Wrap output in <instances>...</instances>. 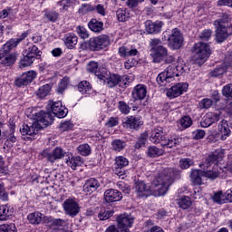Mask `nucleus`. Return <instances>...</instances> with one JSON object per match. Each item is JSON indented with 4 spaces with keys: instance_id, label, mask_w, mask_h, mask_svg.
<instances>
[{
    "instance_id": "nucleus-1",
    "label": "nucleus",
    "mask_w": 232,
    "mask_h": 232,
    "mask_svg": "<svg viewBox=\"0 0 232 232\" xmlns=\"http://www.w3.org/2000/svg\"><path fill=\"white\" fill-rule=\"evenodd\" d=\"M171 171L170 169H163L150 187L146 185L144 181H137L135 183V192L138 197H150V195L162 197V195H166L168 189H169V187L173 184Z\"/></svg>"
},
{
    "instance_id": "nucleus-2",
    "label": "nucleus",
    "mask_w": 232,
    "mask_h": 232,
    "mask_svg": "<svg viewBox=\"0 0 232 232\" xmlns=\"http://www.w3.org/2000/svg\"><path fill=\"white\" fill-rule=\"evenodd\" d=\"M224 159V150H216L213 154L209 155L204 162L199 164V168L203 169L202 175L207 179L215 180V179H226L224 169L217 163L218 160Z\"/></svg>"
},
{
    "instance_id": "nucleus-3",
    "label": "nucleus",
    "mask_w": 232,
    "mask_h": 232,
    "mask_svg": "<svg viewBox=\"0 0 232 232\" xmlns=\"http://www.w3.org/2000/svg\"><path fill=\"white\" fill-rule=\"evenodd\" d=\"M34 123L24 124L22 128H20V133L22 135L27 136V139H32L34 135H37L39 133V130H41L44 126H49L53 122V116H52V112H45L44 111H40L35 112L34 115ZM43 124V125H41Z\"/></svg>"
},
{
    "instance_id": "nucleus-4",
    "label": "nucleus",
    "mask_w": 232,
    "mask_h": 232,
    "mask_svg": "<svg viewBox=\"0 0 232 232\" xmlns=\"http://www.w3.org/2000/svg\"><path fill=\"white\" fill-rule=\"evenodd\" d=\"M150 57L153 63H162V61H164L165 64L175 63V57L169 54L168 48L163 45L150 48Z\"/></svg>"
},
{
    "instance_id": "nucleus-5",
    "label": "nucleus",
    "mask_w": 232,
    "mask_h": 232,
    "mask_svg": "<svg viewBox=\"0 0 232 232\" xmlns=\"http://www.w3.org/2000/svg\"><path fill=\"white\" fill-rule=\"evenodd\" d=\"M43 52L39 50V47L33 45L24 52V56L20 60V68H26L32 66L33 63H35L36 59H41Z\"/></svg>"
},
{
    "instance_id": "nucleus-6",
    "label": "nucleus",
    "mask_w": 232,
    "mask_h": 232,
    "mask_svg": "<svg viewBox=\"0 0 232 232\" xmlns=\"http://www.w3.org/2000/svg\"><path fill=\"white\" fill-rule=\"evenodd\" d=\"M110 44V36L107 34H102L98 37L91 38L88 41L89 49L92 52H99V50H104L106 46Z\"/></svg>"
},
{
    "instance_id": "nucleus-7",
    "label": "nucleus",
    "mask_w": 232,
    "mask_h": 232,
    "mask_svg": "<svg viewBox=\"0 0 232 232\" xmlns=\"http://www.w3.org/2000/svg\"><path fill=\"white\" fill-rule=\"evenodd\" d=\"M194 53L196 61H204V59H208L211 55V48L209 44L199 42L194 45Z\"/></svg>"
},
{
    "instance_id": "nucleus-8",
    "label": "nucleus",
    "mask_w": 232,
    "mask_h": 232,
    "mask_svg": "<svg viewBox=\"0 0 232 232\" xmlns=\"http://www.w3.org/2000/svg\"><path fill=\"white\" fill-rule=\"evenodd\" d=\"M168 41L169 48L172 50H179L182 47L184 36L182 35V33H180V30L174 28L169 35Z\"/></svg>"
},
{
    "instance_id": "nucleus-9",
    "label": "nucleus",
    "mask_w": 232,
    "mask_h": 232,
    "mask_svg": "<svg viewBox=\"0 0 232 232\" xmlns=\"http://www.w3.org/2000/svg\"><path fill=\"white\" fill-rule=\"evenodd\" d=\"M216 27L215 31V40L216 43H224L227 40V37L232 35V25L226 26L223 24L214 25Z\"/></svg>"
},
{
    "instance_id": "nucleus-10",
    "label": "nucleus",
    "mask_w": 232,
    "mask_h": 232,
    "mask_svg": "<svg viewBox=\"0 0 232 232\" xmlns=\"http://www.w3.org/2000/svg\"><path fill=\"white\" fill-rule=\"evenodd\" d=\"M120 232H130V227L133 225L135 218L131 215L121 214L116 218Z\"/></svg>"
},
{
    "instance_id": "nucleus-11",
    "label": "nucleus",
    "mask_w": 232,
    "mask_h": 232,
    "mask_svg": "<svg viewBox=\"0 0 232 232\" xmlns=\"http://www.w3.org/2000/svg\"><path fill=\"white\" fill-rule=\"evenodd\" d=\"M63 208L65 211V215L69 217H77L79 212L81 211V207H79V203H77L74 199L68 198L63 203Z\"/></svg>"
},
{
    "instance_id": "nucleus-12",
    "label": "nucleus",
    "mask_w": 232,
    "mask_h": 232,
    "mask_svg": "<svg viewBox=\"0 0 232 232\" xmlns=\"http://www.w3.org/2000/svg\"><path fill=\"white\" fill-rule=\"evenodd\" d=\"M42 155L44 159L47 160L48 162L53 163L55 160H60L63 159L66 152L62 148L56 147L52 152L48 150H44L42 152Z\"/></svg>"
},
{
    "instance_id": "nucleus-13",
    "label": "nucleus",
    "mask_w": 232,
    "mask_h": 232,
    "mask_svg": "<svg viewBox=\"0 0 232 232\" xmlns=\"http://www.w3.org/2000/svg\"><path fill=\"white\" fill-rule=\"evenodd\" d=\"M189 85L187 82H179L167 91V97L169 99H175L182 95L184 92H187Z\"/></svg>"
},
{
    "instance_id": "nucleus-14",
    "label": "nucleus",
    "mask_w": 232,
    "mask_h": 232,
    "mask_svg": "<svg viewBox=\"0 0 232 232\" xmlns=\"http://www.w3.org/2000/svg\"><path fill=\"white\" fill-rule=\"evenodd\" d=\"M48 106L51 108L52 113L58 119H64L68 115V109L63 106L61 102H50Z\"/></svg>"
},
{
    "instance_id": "nucleus-15",
    "label": "nucleus",
    "mask_w": 232,
    "mask_h": 232,
    "mask_svg": "<svg viewBox=\"0 0 232 232\" xmlns=\"http://www.w3.org/2000/svg\"><path fill=\"white\" fill-rule=\"evenodd\" d=\"M35 77H37V72H35V71L24 72L20 78L15 80V86L18 88H21V86H28Z\"/></svg>"
},
{
    "instance_id": "nucleus-16",
    "label": "nucleus",
    "mask_w": 232,
    "mask_h": 232,
    "mask_svg": "<svg viewBox=\"0 0 232 232\" xmlns=\"http://www.w3.org/2000/svg\"><path fill=\"white\" fill-rule=\"evenodd\" d=\"M107 85L109 88H115V86H126L128 84V80L126 76H121L119 74L109 73V78H107Z\"/></svg>"
},
{
    "instance_id": "nucleus-17",
    "label": "nucleus",
    "mask_w": 232,
    "mask_h": 232,
    "mask_svg": "<svg viewBox=\"0 0 232 232\" xmlns=\"http://www.w3.org/2000/svg\"><path fill=\"white\" fill-rule=\"evenodd\" d=\"M104 200L108 204L122 200V193L117 189L109 188L104 192Z\"/></svg>"
},
{
    "instance_id": "nucleus-18",
    "label": "nucleus",
    "mask_w": 232,
    "mask_h": 232,
    "mask_svg": "<svg viewBox=\"0 0 232 232\" xmlns=\"http://www.w3.org/2000/svg\"><path fill=\"white\" fill-rule=\"evenodd\" d=\"M101 188V183L94 178H91L85 181L83 185V191L86 195H92V193H95L97 189Z\"/></svg>"
},
{
    "instance_id": "nucleus-19",
    "label": "nucleus",
    "mask_w": 232,
    "mask_h": 232,
    "mask_svg": "<svg viewBox=\"0 0 232 232\" xmlns=\"http://www.w3.org/2000/svg\"><path fill=\"white\" fill-rule=\"evenodd\" d=\"M218 121H220V115L208 112L202 118L200 126L201 128H209V126L218 122Z\"/></svg>"
},
{
    "instance_id": "nucleus-20",
    "label": "nucleus",
    "mask_w": 232,
    "mask_h": 232,
    "mask_svg": "<svg viewBox=\"0 0 232 232\" xmlns=\"http://www.w3.org/2000/svg\"><path fill=\"white\" fill-rule=\"evenodd\" d=\"M148 95V88L144 84H138L132 90V98L134 101H144Z\"/></svg>"
},
{
    "instance_id": "nucleus-21",
    "label": "nucleus",
    "mask_w": 232,
    "mask_h": 232,
    "mask_svg": "<svg viewBox=\"0 0 232 232\" xmlns=\"http://www.w3.org/2000/svg\"><path fill=\"white\" fill-rule=\"evenodd\" d=\"M164 24L160 21L153 22L151 20H147L145 22V30L148 34H159L162 30V25Z\"/></svg>"
},
{
    "instance_id": "nucleus-22",
    "label": "nucleus",
    "mask_w": 232,
    "mask_h": 232,
    "mask_svg": "<svg viewBox=\"0 0 232 232\" xmlns=\"http://www.w3.org/2000/svg\"><path fill=\"white\" fill-rule=\"evenodd\" d=\"M150 140L152 141L153 144H161L162 146V143L166 140V134H164L162 128L152 130Z\"/></svg>"
},
{
    "instance_id": "nucleus-23",
    "label": "nucleus",
    "mask_w": 232,
    "mask_h": 232,
    "mask_svg": "<svg viewBox=\"0 0 232 232\" xmlns=\"http://www.w3.org/2000/svg\"><path fill=\"white\" fill-rule=\"evenodd\" d=\"M123 124L125 128H129L130 130H137L142 126V121H140V118L135 116H130L124 119Z\"/></svg>"
},
{
    "instance_id": "nucleus-24",
    "label": "nucleus",
    "mask_w": 232,
    "mask_h": 232,
    "mask_svg": "<svg viewBox=\"0 0 232 232\" xmlns=\"http://www.w3.org/2000/svg\"><path fill=\"white\" fill-rule=\"evenodd\" d=\"M204 169H192L190 172V180L194 186H202V177H205L203 175Z\"/></svg>"
},
{
    "instance_id": "nucleus-25",
    "label": "nucleus",
    "mask_w": 232,
    "mask_h": 232,
    "mask_svg": "<svg viewBox=\"0 0 232 232\" xmlns=\"http://www.w3.org/2000/svg\"><path fill=\"white\" fill-rule=\"evenodd\" d=\"M88 26L92 32H94V34H101V32L104 30V23L95 18L91 19V21L88 23Z\"/></svg>"
},
{
    "instance_id": "nucleus-26",
    "label": "nucleus",
    "mask_w": 232,
    "mask_h": 232,
    "mask_svg": "<svg viewBox=\"0 0 232 232\" xmlns=\"http://www.w3.org/2000/svg\"><path fill=\"white\" fill-rule=\"evenodd\" d=\"M79 38L73 34H67L64 36V44L69 50H73L77 44Z\"/></svg>"
},
{
    "instance_id": "nucleus-27",
    "label": "nucleus",
    "mask_w": 232,
    "mask_h": 232,
    "mask_svg": "<svg viewBox=\"0 0 232 232\" xmlns=\"http://www.w3.org/2000/svg\"><path fill=\"white\" fill-rule=\"evenodd\" d=\"M15 61H17V53H12L5 56L4 55L0 63L4 64V66H12V64L15 63Z\"/></svg>"
},
{
    "instance_id": "nucleus-28",
    "label": "nucleus",
    "mask_w": 232,
    "mask_h": 232,
    "mask_svg": "<svg viewBox=\"0 0 232 232\" xmlns=\"http://www.w3.org/2000/svg\"><path fill=\"white\" fill-rule=\"evenodd\" d=\"M147 155L150 159H155L156 157H160V155H164V150L159 149L156 146H150L147 150Z\"/></svg>"
},
{
    "instance_id": "nucleus-29",
    "label": "nucleus",
    "mask_w": 232,
    "mask_h": 232,
    "mask_svg": "<svg viewBox=\"0 0 232 232\" xmlns=\"http://www.w3.org/2000/svg\"><path fill=\"white\" fill-rule=\"evenodd\" d=\"M121 57H133L139 53L137 49H130L124 46L119 48Z\"/></svg>"
},
{
    "instance_id": "nucleus-30",
    "label": "nucleus",
    "mask_w": 232,
    "mask_h": 232,
    "mask_svg": "<svg viewBox=\"0 0 232 232\" xmlns=\"http://www.w3.org/2000/svg\"><path fill=\"white\" fill-rule=\"evenodd\" d=\"M179 208H181V209H188V208H191V198L188 196H183L178 199L177 202Z\"/></svg>"
},
{
    "instance_id": "nucleus-31",
    "label": "nucleus",
    "mask_w": 232,
    "mask_h": 232,
    "mask_svg": "<svg viewBox=\"0 0 232 232\" xmlns=\"http://www.w3.org/2000/svg\"><path fill=\"white\" fill-rule=\"evenodd\" d=\"M219 131L221 132V140H226L231 135V130H229L227 121H222V124L219 126Z\"/></svg>"
},
{
    "instance_id": "nucleus-32",
    "label": "nucleus",
    "mask_w": 232,
    "mask_h": 232,
    "mask_svg": "<svg viewBox=\"0 0 232 232\" xmlns=\"http://www.w3.org/2000/svg\"><path fill=\"white\" fill-rule=\"evenodd\" d=\"M148 142V131H144L138 137V140L134 145L136 150H140V148H144L146 143Z\"/></svg>"
},
{
    "instance_id": "nucleus-33",
    "label": "nucleus",
    "mask_w": 232,
    "mask_h": 232,
    "mask_svg": "<svg viewBox=\"0 0 232 232\" xmlns=\"http://www.w3.org/2000/svg\"><path fill=\"white\" fill-rule=\"evenodd\" d=\"M52 86H53V83H47L45 85H43L40 87L37 91V97H40V99H44L50 93V90H52Z\"/></svg>"
},
{
    "instance_id": "nucleus-34",
    "label": "nucleus",
    "mask_w": 232,
    "mask_h": 232,
    "mask_svg": "<svg viewBox=\"0 0 232 232\" xmlns=\"http://www.w3.org/2000/svg\"><path fill=\"white\" fill-rule=\"evenodd\" d=\"M113 151L121 152L126 148V141L122 140H113L111 143Z\"/></svg>"
},
{
    "instance_id": "nucleus-35",
    "label": "nucleus",
    "mask_w": 232,
    "mask_h": 232,
    "mask_svg": "<svg viewBox=\"0 0 232 232\" xmlns=\"http://www.w3.org/2000/svg\"><path fill=\"white\" fill-rule=\"evenodd\" d=\"M229 21H231V18H229V14L224 13L218 20L214 21V25H219L222 24L223 26H231L232 24H229Z\"/></svg>"
},
{
    "instance_id": "nucleus-36",
    "label": "nucleus",
    "mask_w": 232,
    "mask_h": 232,
    "mask_svg": "<svg viewBox=\"0 0 232 232\" xmlns=\"http://www.w3.org/2000/svg\"><path fill=\"white\" fill-rule=\"evenodd\" d=\"M27 219L30 224H41V221L43 220V214L39 212L31 213L27 216Z\"/></svg>"
},
{
    "instance_id": "nucleus-37",
    "label": "nucleus",
    "mask_w": 232,
    "mask_h": 232,
    "mask_svg": "<svg viewBox=\"0 0 232 232\" xmlns=\"http://www.w3.org/2000/svg\"><path fill=\"white\" fill-rule=\"evenodd\" d=\"M10 217H12V214H10V208L6 205L0 206V220H8Z\"/></svg>"
},
{
    "instance_id": "nucleus-38",
    "label": "nucleus",
    "mask_w": 232,
    "mask_h": 232,
    "mask_svg": "<svg viewBox=\"0 0 232 232\" xmlns=\"http://www.w3.org/2000/svg\"><path fill=\"white\" fill-rule=\"evenodd\" d=\"M191 166H195V160L191 158H182L179 160V168L181 169H188L191 168Z\"/></svg>"
},
{
    "instance_id": "nucleus-39",
    "label": "nucleus",
    "mask_w": 232,
    "mask_h": 232,
    "mask_svg": "<svg viewBox=\"0 0 232 232\" xmlns=\"http://www.w3.org/2000/svg\"><path fill=\"white\" fill-rule=\"evenodd\" d=\"M156 81H157L158 84H160V86H166V84H168V82H171V80L168 76V74H166V72H160L158 75Z\"/></svg>"
},
{
    "instance_id": "nucleus-40",
    "label": "nucleus",
    "mask_w": 232,
    "mask_h": 232,
    "mask_svg": "<svg viewBox=\"0 0 232 232\" xmlns=\"http://www.w3.org/2000/svg\"><path fill=\"white\" fill-rule=\"evenodd\" d=\"M116 15L118 18V21L121 23H124L127 19L130 17V13L126 10V8H120L116 11Z\"/></svg>"
},
{
    "instance_id": "nucleus-41",
    "label": "nucleus",
    "mask_w": 232,
    "mask_h": 232,
    "mask_svg": "<svg viewBox=\"0 0 232 232\" xmlns=\"http://www.w3.org/2000/svg\"><path fill=\"white\" fill-rule=\"evenodd\" d=\"M96 77L100 79V81H104L106 82L107 79L110 78V72L106 68H99L97 72H95Z\"/></svg>"
},
{
    "instance_id": "nucleus-42",
    "label": "nucleus",
    "mask_w": 232,
    "mask_h": 232,
    "mask_svg": "<svg viewBox=\"0 0 232 232\" xmlns=\"http://www.w3.org/2000/svg\"><path fill=\"white\" fill-rule=\"evenodd\" d=\"M227 70V68H226V64L222 63L210 72V75L211 77H220V75H224V73H226Z\"/></svg>"
},
{
    "instance_id": "nucleus-43",
    "label": "nucleus",
    "mask_w": 232,
    "mask_h": 232,
    "mask_svg": "<svg viewBox=\"0 0 232 232\" xmlns=\"http://www.w3.org/2000/svg\"><path fill=\"white\" fill-rule=\"evenodd\" d=\"M77 150L80 155H82L83 157H88V155L92 154V147H90L88 143L78 146Z\"/></svg>"
},
{
    "instance_id": "nucleus-44",
    "label": "nucleus",
    "mask_w": 232,
    "mask_h": 232,
    "mask_svg": "<svg viewBox=\"0 0 232 232\" xmlns=\"http://www.w3.org/2000/svg\"><path fill=\"white\" fill-rule=\"evenodd\" d=\"M78 90L80 93L84 95V93L92 90V84L88 81L80 82L78 84Z\"/></svg>"
},
{
    "instance_id": "nucleus-45",
    "label": "nucleus",
    "mask_w": 232,
    "mask_h": 232,
    "mask_svg": "<svg viewBox=\"0 0 232 232\" xmlns=\"http://www.w3.org/2000/svg\"><path fill=\"white\" fill-rule=\"evenodd\" d=\"M129 164H130V161L124 156H119V157H116V159H115V166L117 168L124 169Z\"/></svg>"
},
{
    "instance_id": "nucleus-46",
    "label": "nucleus",
    "mask_w": 232,
    "mask_h": 232,
    "mask_svg": "<svg viewBox=\"0 0 232 232\" xmlns=\"http://www.w3.org/2000/svg\"><path fill=\"white\" fill-rule=\"evenodd\" d=\"M44 17L47 21H50V23H55V21L59 19V13L56 11H45Z\"/></svg>"
},
{
    "instance_id": "nucleus-47",
    "label": "nucleus",
    "mask_w": 232,
    "mask_h": 232,
    "mask_svg": "<svg viewBox=\"0 0 232 232\" xmlns=\"http://www.w3.org/2000/svg\"><path fill=\"white\" fill-rule=\"evenodd\" d=\"M113 217V211L107 210L106 208H102L100 213L98 214V218L100 220H108V218H111Z\"/></svg>"
},
{
    "instance_id": "nucleus-48",
    "label": "nucleus",
    "mask_w": 232,
    "mask_h": 232,
    "mask_svg": "<svg viewBox=\"0 0 232 232\" xmlns=\"http://www.w3.org/2000/svg\"><path fill=\"white\" fill-rule=\"evenodd\" d=\"M82 164H84V161H82V159L80 156L72 158L70 160L72 169H77V168L82 166Z\"/></svg>"
},
{
    "instance_id": "nucleus-49",
    "label": "nucleus",
    "mask_w": 232,
    "mask_h": 232,
    "mask_svg": "<svg viewBox=\"0 0 232 232\" xmlns=\"http://www.w3.org/2000/svg\"><path fill=\"white\" fill-rule=\"evenodd\" d=\"M211 106H213V100L209 98H205L198 103V108H200V110H208Z\"/></svg>"
},
{
    "instance_id": "nucleus-50",
    "label": "nucleus",
    "mask_w": 232,
    "mask_h": 232,
    "mask_svg": "<svg viewBox=\"0 0 232 232\" xmlns=\"http://www.w3.org/2000/svg\"><path fill=\"white\" fill-rule=\"evenodd\" d=\"M118 109L120 110L121 113H123V115H128L131 110L130 105H128L124 101L118 102Z\"/></svg>"
},
{
    "instance_id": "nucleus-51",
    "label": "nucleus",
    "mask_w": 232,
    "mask_h": 232,
    "mask_svg": "<svg viewBox=\"0 0 232 232\" xmlns=\"http://www.w3.org/2000/svg\"><path fill=\"white\" fill-rule=\"evenodd\" d=\"M212 200L213 202H216V204H224L226 202V198H224L222 191H218L214 193Z\"/></svg>"
},
{
    "instance_id": "nucleus-52",
    "label": "nucleus",
    "mask_w": 232,
    "mask_h": 232,
    "mask_svg": "<svg viewBox=\"0 0 232 232\" xmlns=\"http://www.w3.org/2000/svg\"><path fill=\"white\" fill-rule=\"evenodd\" d=\"M179 139L174 140H168L165 138V140L162 142V145L164 148H177L179 146Z\"/></svg>"
},
{
    "instance_id": "nucleus-53",
    "label": "nucleus",
    "mask_w": 232,
    "mask_h": 232,
    "mask_svg": "<svg viewBox=\"0 0 232 232\" xmlns=\"http://www.w3.org/2000/svg\"><path fill=\"white\" fill-rule=\"evenodd\" d=\"M164 72L170 80L174 77H179V74L177 73V67L175 65H169Z\"/></svg>"
},
{
    "instance_id": "nucleus-54",
    "label": "nucleus",
    "mask_w": 232,
    "mask_h": 232,
    "mask_svg": "<svg viewBox=\"0 0 232 232\" xmlns=\"http://www.w3.org/2000/svg\"><path fill=\"white\" fill-rule=\"evenodd\" d=\"M192 124H193V120H191V117L189 116H183L179 120V125L184 129L189 128Z\"/></svg>"
},
{
    "instance_id": "nucleus-55",
    "label": "nucleus",
    "mask_w": 232,
    "mask_h": 232,
    "mask_svg": "<svg viewBox=\"0 0 232 232\" xmlns=\"http://www.w3.org/2000/svg\"><path fill=\"white\" fill-rule=\"evenodd\" d=\"M76 32L79 37H81V39H88V37H90V34L88 33V30L84 26L79 25L76 28Z\"/></svg>"
},
{
    "instance_id": "nucleus-56",
    "label": "nucleus",
    "mask_w": 232,
    "mask_h": 232,
    "mask_svg": "<svg viewBox=\"0 0 232 232\" xmlns=\"http://www.w3.org/2000/svg\"><path fill=\"white\" fill-rule=\"evenodd\" d=\"M17 44H19V42H17L16 39H10L5 44H4V52H10V50L15 48Z\"/></svg>"
},
{
    "instance_id": "nucleus-57",
    "label": "nucleus",
    "mask_w": 232,
    "mask_h": 232,
    "mask_svg": "<svg viewBox=\"0 0 232 232\" xmlns=\"http://www.w3.org/2000/svg\"><path fill=\"white\" fill-rule=\"evenodd\" d=\"M213 35V31L211 29H205L199 34V39L201 41H209Z\"/></svg>"
},
{
    "instance_id": "nucleus-58",
    "label": "nucleus",
    "mask_w": 232,
    "mask_h": 232,
    "mask_svg": "<svg viewBox=\"0 0 232 232\" xmlns=\"http://www.w3.org/2000/svg\"><path fill=\"white\" fill-rule=\"evenodd\" d=\"M93 11H95V6L92 5H86V4L82 5L79 9V13L82 14V15H86L88 12H93Z\"/></svg>"
},
{
    "instance_id": "nucleus-59",
    "label": "nucleus",
    "mask_w": 232,
    "mask_h": 232,
    "mask_svg": "<svg viewBox=\"0 0 232 232\" xmlns=\"http://www.w3.org/2000/svg\"><path fill=\"white\" fill-rule=\"evenodd\" d=\"M15 142H17V138L14 135V133L9 132L5 146H6V148H12Z\"/></svg>"
},
{
    "instance_id": "nucleus-60",
    "label": "nucleus",
    "mask_w": 232,
    "mask_h": 232,
    "mask_svg": "<svg viewBox=\"0 0 232 232\" xmlns=\"http://www.w3.org/2000/svg\"><path fill=\"white\" fill-rule=\"evenodd\" d=\"M0 231H2V232H17V230L15 229V225H14V224L0 225Z\"/></svg>"
},
{
    "instance_id": "nucleus-61",
    "label": "nucleus",
    "mask_w": 232,
    "mask_h": 232,
    "mask_svg": "<svg viewBox=\"0 0 232 232\" xmlns=\"http://www.w3.org/2000/svg\"><path fill=\"white\" fill-rule=\"evenodd\" d=\"M192 137L196 140H199V139H204L206 137V130H196L192 132Z\"/></svg>"
},
{
    "instance_id": "nucleus-62",
    "label": "nucleus",
    "mask_w": 232,
    "mask_h": 232,
    "mask_svg": "<svg viewBox=\"0 0 232 232\" xmlns=\"http://www.w3.org/2000/svg\"><path fill=\"white\" fill-rule=\"evenodd\" d=\"M59 128L62 131H70L73 128V123L72 121H64L59 125Z\"/></svg>"
},
{
    "instance_id": "nucleus-63",
    "label": "nucleus",
    "mask_w": 232,
    "mask_h": 232,
    "mask_svg": "<svg viewBox=\"0 0 232 232\" xmlns=\"http://www.w3.org/2000/svg\"><path fill=\"white\" fill-rule=\"evenodd\" d=\"M87 70H88V72H90V73H94V75H95V72L99 71V63H97V62H91L87 65Z\"/></svg>"
},
{
    "instance_id": "nucleus-64",
    "label": "nucleus",
    "mask_w": 232,
    "mask_h": 232,
    "mask_svg": "<svg viewBox=\"0 0 232 232\" xmlns=\"http://www.w3.org/2000/svg\"><path fill=\"white\" fill-rule=\"evenodd\" d=\"M68 88V78H63L58 85V93H63Z\"/></svg>"
}]
</instances>
